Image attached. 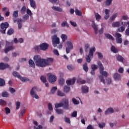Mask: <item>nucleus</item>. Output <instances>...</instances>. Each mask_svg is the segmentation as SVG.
Here are the masks:
<instances>
[{
  "label": "nucleus",
  "instance_id": "f257e3e1",
  "mask_svg": "<svg viewBox=\"0 0 129 129\" xmlns=\"http://www.w3.org/2000/svg\"><path fill=\"white\" fill-rule=\"evenodd\" d=\"M34 61L38 67H46L48 65H52L54 62V58L52 57H48L46 59L41 58V56L39 55H36L33 57Z\"/></svg>",
  "mask_w": 129,
  "mask_h": 129
},
{
  "label": "nucleus",
  "instance_id": "f03ea898",
  "mask_svg": "<svg viewBox=\"0 0 129 129\" xmlns=\"http://www.w3.org/2000/svg\"><path fill=\"white\" fill-rule=\"evenodd\" d=\"M97 64L98 66H99V67L100 73L102 75L100 76V81L101 82H102L103 84L105 85V80H104V78L103 77V76H105V77H107V76H108V73H107V72L106 71H104V67L101 63V61H98L97 62Z\"/></svg>",
  "mask_w": 129,
  "mask_h": 129
},
{
  "label": "nucleus",
  "instance_id": "7ed1b4c3",
  "mask_svg": "<svg viewBox=\"0 0 129 129\" xmlns=\"http://www.w3.org/2000/svg\"><path fill=\"white\" fill-rule=\"evenodd\" d=\"M13 75L15 77H16L17 78H18L19 79H20L22 82H28V81H30V79L28 78H23V77L21 76V75H20V73L17 72V71H15L13 73Z\"/></svg>",
  "mask_w": 129,
  "mask_h": 129
},
{
  "label": "nucleus",
  "instance_id": "20e7f679",
  "mask_svg": "<svg viewBox=\"0 0 129 129\" xmlns=\"http://www.w3.org/2000/svg\"><path fill=\"white\" fill-rule=\"evenodd\" d=\"M95 47H92L89 50V54L86 57V61L88 62V63H90L91 61V57L93 56V52L96 51Z\"/></svg>",
  "mask_w": 129,
  "mask_h": 129
},
{
  "label": "nucleus",
  "instance_id": "39448f33",
  "mask_svg": "<svg viewBox=\"0 0 129 129\" xmlns=\"http://www.w3.org/2000/svg\"><path fill=\"white\" fill-rule=\"evenodd\" d=\"M27 20H29V15L28 14H25L23 17V20L20 19L18 21L17 24L18 26V28L20 29H22V24L23 22H27Z\"/></svg>",
  "mask_w": 129,
  "mask_h": 129
},
{
  "label": "nucleus",
  "instance_id": "423d86ee",
  "mask_svg": "<svg viewBox=\"0 0 129 129\" xmlns=\"http://www.w3.org/2000/svg\"><path fill=\"white\" fill-rule=\"evenodd\" d=\"M37 91H38V88L36 87H33L30 91V95L33 98L39 99V96L36 94Z\"/></svg>",
  "mask_w": 129,
  "mask_h": 129
},
{
  "label": "nucleus",
  "instance_id": "0eeeda50",
  "mask_svg": "<svg viewBox=\"0 0 129 129\" xmlns=\"http://www.w3.org/2000/svg\"><path fill=\"white\" fill-rule=\"evenodd\" d=\"M61 104H62V107L64 109L68 110L69 109V101L66 98H63L61 100Z\"/></svg>",
  "mask_w": 129,
  "mask_h": 129
},
{
  "label": "nucleus",
  "instance_id": "6e6552de",
  "mask_svg": "<svg viewBox=\"0 0 129 129\" xmlns=\"http://www.w3.org/2000/svg\"><path fill=\"white\" fill-rule=\"evenodd\" d=\"M9 26V23L8 22H5L1 24V30L0 31V32L2 33V34H6V30H7V29H8Z\"/></svg>",
  "mask_w": 129,
  "mask_h": 129
},
{
  "label": "nucleus",
  "instance_id": "1a4fd4ad",
  "mask_svg": "<svg viewBox=\"0 0 129 129\" xmlns=\"http://www.w3.org/2000/svg\"><path fill=\"white\" fill-rule=\"evenodd\" d=\"M47 80L50 83L53 84L56 81V80H57V77L52 74H49L48 75Z\"/></svg>",
  "mask_w": 129,
  "mask_h": 129
},
{
  "label": "nucleus",
  "instance_id": "9d476101",
  "mask_svg": "<svg viewBox=\"0 0 129 129\" xmlns=\"http://www.w3.org/2000/svg\"><path fill=\"white\" fill-rule=\"evenodd\" d=\"M67 45L68 47L66 48V53L67 54H69V53H70V50L73 49V44L71 41H68L67 42Z\"/></svg>",
  "mask_w": 129,
  "mask_h": 129
},
{
  "label": "nucleus",
  "instance_id": "9b49d317",
  "mask_svg": "<svg viewBox=\"0 0 129 129\" xmlns=\"http://www.w3.org/2000/svg\"><path fill=\"white\" fill-rule=\"evenodd\" d=\"M121 24L122 26H121L120 28H118L117 30V32H119V33H122L124 32V30H125V26L127 25V22H124L123 23V22H122Z\"/></svg>",
  "mask_w": 129,
  "mask_h": 129
},
{
  "label": "nucleus",
  "instance_id": "f8f14e48",
  "mask_svg": "<svg viewBox=\"0 0 129 129\" xmlns=\"http://www.w3.org/2000/svg\"><path fill=\"white\" fill-rule=\"evenodd\" d=\"M115 36L116 38V42L117 44H121L122 43V38H121V34L119 33H116Z\"/></svg>",
  "mask_w": 129,
  "mask_h": 129
},
{
  "label": "nucleus",
  "instance_id": "ddd939ff",
  "mask_svg": "<svg viewBox=\"0 0 129 129\" xmlns=\"http://www.w3.org/2000/svg\"><path fill=\"white\" fill-rule=\"evenodd\" d=\"M40 49L43 51H46L49 48V45L46 43H43L40 45Z\"/></svg>",
  "mask_w": 129,
  "mask_h": 129
},
{
  "label": "nucleus",
  "instance_id": "4468645a",
  "mask_svg": "<svg viewBox=\"0 0 129 129\" xmlns=\"http://www.w3.org/2000/svg\"><path fill=\"white\" fill-rule=\"evenodd\" d=\"M76 82V78L74 77L71 80H69L66 81V83L68 86H70L72 84H74Z\"/></svg>",
  "mask_w": 129,
  "mask_h": 129
},
{
  "label": "nucleus",
  "instance_id": "2eb2a0df",
  "mask_svg": "<svg viewBox=\"0 0 129 129\" xmlns=\"http://www.w3.org/2000/svg\"><path fill=\"white\" fill-rule=\"evenodd\" d=\"M10 65L8 63H5L4 62L0 63V70H5L7 68H9Z\"/></svg>",
  "mask_w": 129,
  "mask_h": 129
},
{
  "label": "nucleus",
  "instance_id": "dca6fc26",
  "mask_svg": "<svg viewBox=\"0 0 129 129\" xmlns=\"http://www.w3.org/2000/svg\"><path fill=\"white\" fill-rule=\"evenodd\" d=\"M52 42L56 43L57 44H60V39L57 37V35L53 36L52 38Z\"/></svg>",
  "mask_w": 129,
  "mask_h": 129
},
{
  "label": "nucleus",
  "instance_id": "f3484780",
  "mask_svg": "<svg viewBox=\"0 0 129 129\" xmlns=\"http://www.w3.org/2000/svg\"><path fill=\"white\" fill-rule=\"evenodd\" d=\"M89 91V89L88 87L86 86H83L82 87V93H88Z\"/></svg>",
  "mask_w": 129,
  "mask_h": 129
},
{
  "label": "nucleus",
  "instance_id": "a211bd4d",
  "mask_svg": "<svg viewBox=\"0 0 129 129\" xmlns=\"http://www.w3.org/2000/svg\"><path fill=\"white\" fill-rule=\"evenodd\" d=\"M92 27L94 30L95 35H97L98 34V26L94 23L92 24Z\"/></svg>",
  "mask_w": 129,
  "mask_h": 129
},
{
  "label": "nucleus",
  "instance_id": "6ab92c4d",
  "mask_svg": "<svg viewBox=\"0 0 129 129\" xmlns=\"http://www.w3.org/2000/svg\"><path fill=\"white\" fill-rule=\"evenodd\" d=\"M30 7L34 10L37 9V6H36V2L34 0H29Z\"/></svg>",
  "mask_w": 129,
  "mask_h": 129
},
{
  "label": "nucleus",
  "instance_id": "aec40b11",
  "mask_svg": "<svg viewBox=\"0 0 129 129\" xmlns=\"http://www.w3.org/2000/svg\"><path fill=\"white\" fill-rule=\"evenodd\" d=\"M114 79L116 81H119L121 79L120 75L117 73H116L113 75Z\"/></svg>",
  "mask_w": 129,
  "mask_h": 129
},
{
  "label": "nucleus",
  "instance_id": "412c9836",
  "mask_svg": "<svg viewBox=\"0 0 129 129\" xmlns=\"http://www.w3.org/2000/svg\"><path fill=\"white\" fill-rule=\"evenodd\" d=\"M114 112V110L112 108H110L107 109L105 111V115H107V114H109V113H113Z\"/></svg>",
  "mask_w": 129,
  "mask_h": 129
},
{
  "label": "nucleus",
  "instance_id": "4be33fe9",
  "mask_svg": "<svg viewBox=\"0 0 129 129\" xmlns=\"http://www.w3.org/2000/svg\"><path fill=\"white\" fill-rule=\"evenodd\" d=\"M120 26V22H113L112 24V27L113 28H118Z\"/></svg>",
  "mask_w": 129,
  "mask_h": 129
},
{
  "label": "nucleus",
  "instance_id": "5701e85b",
  "mask_svg": "<svg viewBox=\"0 0 129 129\" xmlns=\"http://www.w3.org/2000/svg\"><path fill=\"white\" fill-rule=\"evenodd\" d=\"M52 10H53V11H56V12H63V10L60 7L53 6L52 7Z\"/></svg>",
  "mask_w": 129,
  "mask_h": 129
},
{
  "label": "nucleus",
  "instance_id": "b1692460",
  "mask_svg": "<svg viewBox=\"0 0 129 129\" xmlns=\"http://www.w3.org/2000/svg\"><path fill=\"white\" fill-rule=\"evenodd\" d=\"M83 69L86 73L88 72V64L87 62H85L83 64Z\"/></svg>",
  "mask_w": 129,
  "mask_h": 129
},
{
  "label": "nucleus",
  "instance_id": "393cba45",
  "mask_svg": "<svg viewBox=\"0 0 129 129\" xmlns=\"http://www.w3.org/2000/svg\"><path fill=\"white\" fill-rule=\"evenodd\" d=\"M70 91V87L68 86H64L63 87V92L64 93H68Z\"/></svg>",
  "mask_w": 129,
  "mask_h": 129
},
{
  "label": "nucleus",
  "instance_id": "a878e982",
  "mask_svg": "<svg viewBox=\"0 0 129 129\" xmlns=\"http://www.w3.org/2000/svg\"><path fill=\"white\" fill-rule=\"evenodd\" d=\"M2 97H6V98H8L9 96H10V94L9 92L7 91L3 92L2 93Z\"/></svg>",
  "mask_w": 129,
  "mask_h": 129
},
{
  "label": "nucleus",
  "instance_id": "bb28decb",
  "mask_svg": "<svg viewBox=\"0 0 129 129\" xmlns=\"http://www.w3.org/2000/svg\"><path fill=\"white\" fill-rule=\"evenodd\" d=\"M116 59H117V61H118L119 62L123 63L124 58L122 57V56H121V55H118V56H117Z\"/></svg>",
  "mask_w": 129,
  "mask_h": 129
},
{
  "label": "nucleus",
  "instance_id": "cd10ccee",
  "mask_svg": "<svg viewBox=\"0 0 129 129\" xmlns=\"http://www.w3.org/2000/svg\"><path fill=\"white\" fill-rule=\"evenodd\" d=\"M29 64L30 67H32V68H35V62H34V61L33 60L29 59Z\"/></svg>",
  "mask_w": 129,
  "mask_h": 129
},
{
  "label": "nucleus",
  "instance_id": "c85d7f7f",
  "mask_svg": "<svg viewBox=\"0 0 129 129\" xmlns=\"http://www.w3.org/2000/svg\"><path fill=\"white\" fill-rule=\"evenodd\" d=\"M12 50H14V47L13 46H8V47L6 48L5 49V53L6 54L9 51Z\"/></svg>",
  "mask_w": 129,
  "mask_h": 129
},
{
  "label": "nucleus",
  "instance_id": "c756f323",
  "mask_svg": "<svg viewBox=\"0 0 129 129\" xmlns=\"http://www.w3.org/2000/svg\"><path fill=\"white\" fill-rule=\"evenodd\" d=\"M105 37H106V38L107 39H109V40H111L112 41H114V38H113V37H112V36H111V35H110L109 34H105Z\"/></svg>",
  "mask_w": 129,
  "mask_h": 129
},
{
  "label": "nucleus",
  "instance_id": "7c9ffc66",
  "mask_svg": "<svg viewBox=\"0 0 129 129\" xmlns=\"http://www.w3.org/2000/svg\"><path fill=\"white\" fill-rule=\"evenodd\" d=\"M95 16L96 21L99 22V21H100V20L101 19V16L99 15L98 13H95Z\"/></svg>",
  "mask_w": 129,
  "mask_h": 129
},
{
  "label": "nucleus",
  "instance_id": "2f4dec72",
  "mask_svg": "<svg viewBox=\"0 0 129 129\" xmlns=\"http://www.w3.org/2000/svg\"><path fill=\"white\" fill-rule=\"evenodd\" d=\"M111 50L113 53H118V49L116 48L114 46L112 45L111 47Z\"/></svg>",
  "mask_w": 129,
  "mask_h": 129
},
{
  "label": "nucleus",
  "instance_id": "473e14b6",
  "mask_svg": "<svg viewBox=\"0 0 129 129\" xmlns=\"http://www.w3.org/2000/svg\"><path fill=\"white\" fill-rule=\"evenodd\" d=\"M61 26L62 28H64V27H67V28H69V24H68V23H67V21H63L61 23Z\"/></svg>",
  "mask_w": 129,
  "mask_h": 129
},
{
  "label": "nucleus",
  "instance_id": "72a5a7b5",
  "mask_svg": "<svg viewBox=\"0 0 129 129\" xmlns=\"http://www.w3.org/2000/svg\"><path fill=\"white\" fill-rule=\"evenodd\" d=\"M57 96H60V97H63V96H66V95L64 92L61 91L60 90H58L57 91Z\"/></svg>",
  "mask_w": 129,
  "mask_h": 129
},
{
  "label": "nucleus",
  "instance_id": "f704fd0d",
  "mask_svg": "<svg viewBox=\"0 0 129 129\" xmlns=\"http://www.w3.org/2000/svg\"><path fill=\"white\" fill-rule=\"evenodd\" d=\"M14 33H15V30H14V29L13 28H10L8 32H7V34L9 36H11V35H13V34H14Z\"/></svg>",
  "mask_w": 129,
  "mask_h": 129
},
{
  "label": "nucleus",
  "instance_id": "c9c22d12",
  "mask_svg": "<svg viewBox=\"0 0 129 129\" xmlns=\"http://www.w3.org/2000/svg\"><path fill=\"white\" fill-rule=\"evenodd\" d=\"M55 111L57 114H63L64 112L62 109H55Z\"/></svg>",
  "mask_w": 129,
  "mask_h": 129
},
{
  "label": "nucleus",
  "instance_id": "e433bc0d",
  "mask_svg": "<svg viewBox=\"0 0 129 129\" xmlns=\"http://www.w3.org/2000/svg\"><path fill=\"white\" fill-rule=\"evenodd\" d=\"M40 80H41L43 83H46L47 82V79L45 76H41L40 77Z\"/></svg>",
  "mask_w": 129,
  "mask_h": 129
},
{
  "label": "nucleus",
  "instance_id": "4c0bfd02",
  "mask_svg": "<svg viewBox=\"0 0 129 129\" xmlns=\"http://www.w3.org/2000/svg\"><path fill=\"white\" fill-rule=\"evenodd\" d=\"M112 1H113V0H106L105 2V4L106 6H107V7L110 6L111 5V4H112Z\"/></svg>",
  "mask_w": 129,
  "mask_h": 129
},
{
  "label": "nucleus",
  "instance_id": "58836bf2",
  "mask_svg": "<svg viewBox=\"0 0 129 129\" xmlns=\"http://www.w3.org/2000/svg\"><path fill=\"white\" fill-rule=\"evenodd\" d=\"M13 18H18L19 17V11L18 10L13 12Z\"/></svg>",
  "mask_w": 129,
  "mask_h": 129
},
{
  "label": "nucleus",
  "instance_id": "ea45409f",
  "mask_svg": "<svg viewBox=\"0 0 129 129\" xmlns=\"http://www.w3.org/2000/svg\"><path fill=\"white\" fill-rule=\"evenodd\" d=\"M6 81L3 79L0 78V86H5Z\"/></svg>",
  "mask_w": 129,
  "mask_h": 129
},
{
  "label": "nucleus",
  "instance_id": "a19ab883",
  "mask_svg": "<svg viewBox=\"0 0 129 129\" xmlns=\"http://www.w3.org/2000/svg\"><path fill=\"white\" fill-rule=\"evenodd\" d=\"M26 6H23L21 10L20 11L21 12V14H22V15H24L26 13Z\"/></svg>",
  "mask_w": 129,
  "mask_h": 129
},
{
  "label": "nucleus",
  "instance_id": "79ce46f5",
  "mask_svg": "<svg viewBox=\"0 0 129 129\" xmlns=\"http://www.w3.org/2000/svg\"><path fill=\"white\" fill-rule=\"evenodd\" d=\"M90 47V44L89 43H87L85 45V52L87 53L88 52V49Z\"/></svg>",
  "mask_w": 129,
  "mask_h": 129
},
{
  "label": "nucleus",
  "instance_id": "37998d69",
  "mask_svg": "<svg viewBox=\"0 0 129 129\" xmlns=\"http://www.w3.org/2000/svg\"><path fill=\"white\" fill-rule=\"evenodd\" d=\"M127 25H128V27L125 31V34L126 36H129V21L127 22Z\"/></svg>",
  "mask_w": 129,
  "mask_h": 129
},
{
  "label": "nucleus",
  "instance_id": "c03bdc74",
  "mask_svg": "<svg viewBox=\"0 0 129 129\" xmlns=\"http://www.w3.org/2000/svg\"><path fill=\"white\" fill-rule=\"evenodd\" d=\"M55 108H59V107H63V104L61 102L59 103H56L55 104Z\"/></svg>",
  "mask_w": 129,
  "mask_h": 129
},
{
  "label": "nucleus",
  "instance_id": "a18cd8bd",
  "mask_svg": "<svg viewBox=\"0 0 129 129\" xmlns=\"http://www.w3.org/2000/svg\"><path fill=\"white\" fill-rule=\"evenodd\" d=\"M77 82H78V83H81V84H85V83H86V81L84 80H80V79H78L77 81Z\"/></svg>",
  "mask_w": 129,
  "mask_h": 129
},
{
  "label": "nucleus",
  "instance_id": "49530a36",
  "mask_svg": "<svg viewBox=\"0 0 129 129\" xmlns=\"http://www.w3.org/2000/svg\"><path fill=\"white\" fill-rule=\"evenodd\" d=\"M75 13L77 16H79V17L82 16V13L81 12V11L78 10V9L76 10Z\"/></svg>",
  "mask_w": 129,
  "mask_h": 129
},
{
  "label": "nucleus",
  "instance_id": "de8ad7c7",
  "mask_svg": "<svg viewBox=\"0 0 129 129\" xmlns=\"http://www.w3.org/2000/svg\"><path fill=\"white\" fill-rule=\"evenodd\" d=\"M61 39L62 40V42H65L67 39V35L65 34H62Z\"/></svg>",
  "mask_w": 129,
  "mask_h": 129
},
{
  "label": "nucleus",
  "instance_id": "09e8293b",
  "mask_svg": "<svg viewBox=\"0 0 129 129\" xmlns=\"http://www.w3.org/2000/svg\"><path fill=\"white\" fill-rule=\"evenodd\" d=\"M58 82L60 85H63V84H64L65 83V80H64L63 78L60 79L58 81Z\"/></svg>",
  "mask_w": 129,
  "mask_h": 129
},
{
  "label": "nucleus",
  "instance_id": "8fccbe9b",
  "mask_svg": "<svg viewBox=\"0 0 129 129\" xmlns=\"http://www.w3.org/2000/svg\"><path fill=\"white\" fill-rule=\"evenodd\" d=\"M117 17V13H115L114 15H113L111 17H110V21H112Z\"/></svg>",
  "mask_w": 129,
  "mask_h": 129
},
{
  "label": "nucleus",
  "instance_id": "3c124183",
  "mask_svg": "<svg viewBox=\"0 0 129 129\" xmlns=\"http://www.w3.org/2000/svg\"><path fill=\"white\" fill-rule=\"evenodd\" d=\"M67 68L70 71H73V70L74 69V67H73V66H72V64H70L67 66Z\"/></svg>",
  "mask_w": 129,
  "mask_h": 129
},
{
  "label": "nucleus",
  "instance_id": "603ef678",
  "mask_svg": "<svg viewBox=\"0 0 129 129\" xmlns=\"http://www.w3.org/2000/svg\"><path fill=\"white\" fill-rule=\"evenodd\" d=\"M72 101H73V103H74L75 104H79V103H80L79 101H77V100H76V99L75 98H73L72 99Z\"/></svg>",
  "mask_w": 129,
  "mask_h": 129
},
{
  "label": "nucleus",
  "instance_id": "864d4df0",
  "mask_svg": "<svg viewBox=\"0 0 129 129\" xmlns=\"http://www.w3.org/2000/svg\"><path fill=\"white\" fill-rule=\"evenodd\" d=\"M57 90V87H53L51 90V92L52 93V94H54L55 92H56V91Z\"/></svg>",
  "mask_w": 129,
  "mask_h": 129
},
{
  "label": "nucleus",
  "instance_id": "5fc2aeb1",
  "mask_svg": "<svg viewBox=\"0 0 129 129\" xmlns=\"http://www.w3.org/2000/svg\"><path fill=\"white\" fill-rule=\"evenodd\" d=\"M25 109H23L20 112V117H23V116H24V114H25Z\"/></svg>",
  "mask_w": 129,
  "mask_h": 129
},
{
  "label": "nucleus",
  "instance_id": "6e6d98bb",
  "mask_svg": "<svg viewBox=\"0 0 129 129\" xmlns=\"http://www.w3.org/2000/svg\"><path fill=\"white\" fill-rule=\"evenodd\" d=\"M72 117H76L77 116V111H74L71 114Z\"/></svg>",
  "mask_w": 129,
  "mask_h": 129
},
{
  "label": "nucleus",
  "instance_id": "4d7b16f0",
  "mask_svg": "<svg viewBox=\"0 0 129 129\" xmlns=\"http://www.w3.org/2000/svg\"><path fill=\"white\" fill-rule=\"evenodd\" d=\"M26 13L28 16H32L33 15L32 11H31V10H30L29 9L26 10Z\"/></svg>",
  "mask_w": 129,
  "mask_h": 129
},
{
  "label": "nucleus",
  "instance_id": "13d9d810",
  "mask_svg": "<svg viewBox=\"0 0 129 129\" xmlns=\"http://www.w3.org/2000/svg\"><path fill=\"white\" fill-rule=\"evenodd\" d=\"M7 103V102L5 101V100L0 99V105H5Z\"/></svg>",
  "mask_w": 129,
  "mask_h": 129
},
{
  "label": "nucleus",
  "instance_id": "bf43d9fd",
  "mask_svg": "<svg viewBox=\"0 0 129 129\" xmlns=\"http://www.w3.org/2000/svg\"><path fill=\"white\" fill-rule=\"evenodd\" d=\"M5 111H6V114H9V113H11V109L8 107L5 108Z\"/></svg>",
  "mask_w": 129,
  "mask_h": 129
},
{
  "label": "nucleus",
  "instance_id": "052dcab7",
  "mask_svg": "<svg viewBox=\"0 0 129 129\" xmlns=\"http://www.w3.org/2000/svg\"><path fill=\"white\" fill-rule=\"evenodd\" d=\"M96 53L98 54L99 59H100V58H103V55H102V53L99 52H97Z\"/></svg>",
  "mask_w": 129,
  "mask_h": 129
},
{
  "label": "nucleus",
  "instance_id": "680f3d73",
  "mask_svg": "<svg viewBox=\"0 0 129 129\" xmlns=\"http://www.w3.org/2000/svg\"><path fill=\"white\" fill-rule=\"evenodd\" d=\"M92 70H96V69H97V66L95 65V64H92L91 66Z\"/></svg>",
  "mask_w": 129,
  "mask_h": 129
},
{
  "label": "nucleus",
  "instance_id": "e2e57ef3",
  "mask_svg": "<svg viewBox=\"0 0 129 129\" xmlns=\"http://www.w3.org/2000/svg\"><path fill=\"white\" fill-rule=\"evenodd\" d=\"M9 91L11 93H15L16 92V90L14 88H10Z\"/></svg>",
  "mask_w": 129,
  "mask_h": 129
},
{
  "label": "nucleus",
  "instance_id": "0e129e2a",
  "mask_svg": "<svg viewBox=\"0 0 129 129\" xmlns=\"http://www.w3.org/2000/svg\"><path fill=\"white\" fill-rule=\"evenodd\" d=\"M99 126L101 128H103V127H104L105 126V123H104L103 122L99 123Z\"/></svg>",
  "mask_w": 129,
  "mask_h": 129
},
{
  "label": "nucleus",
  "instance_id": "69168bd1",
  "mask_svg": "<svg viewBox=\"0 0 129 129\" xmlns=\"http://www.w3.org/2000/svg\"><path fill=\"white\" fill-rule=\"evenodd\" d=\"M21 106V103L20 102H16V109H19Z\"/></svg>",
  "mask_w": 129,
  "mask_h": 129
},
{
  "label": "nucleus",
  "instance_id": "338daca9",
  "mask_svg": "<svg viewBox=\"0 0 129 129\" xmlns=\"http://www.w3.org/2000/svg\"><path fill=\"white\" fill-rule=\"evenodd\" d=\"M48 107L49 110H53V107L52 106V104L48 103Z\"/></svg>",
  "mask_w": 129,
  "mask_h": 129
},
{
  "label": "nucleus",
  "instance_id": "774afa93",
  "mask_svg": "<svg viewBox=\"0 0 129 129\" xmlns=\"http://www.w3.org/2000/svg\"><path fill=\"white\" fill-rule=\"evenodd\" d=\"M87 129H94V127L92 125L90 124L87 127Z\"/></svg>",
  "mask_w": 129,
  "mask_h": 129
}]
</instances>
